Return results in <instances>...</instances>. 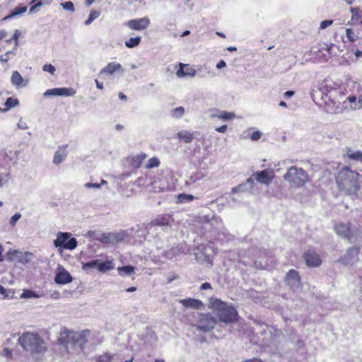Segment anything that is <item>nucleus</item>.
<instances>
[{"label": "nucleus", "mask_w": 362, "mask_h": 362, "mask_svg": "<svg viewBox=\"0 0 362 362\" xmlns=\"http://www.w3.org/2000/svg\"><path fill=\"white\" fill-rule=\"evenodd\" d=\"M345 88L335 83L332 81L325 80L318 88L322 98L327 106V111L330 113H339L342 107L341 104L345 103L343 99L345 97Z\"/></svg>", "instance_id": "f257e3e1"}, {"label": "nucleus", "mask_w": 362, "mask_h": 362, "mask_svg": "<svg viewBox=\"0 0 362 362\" xmlns=\"http://www.w3.org/2000/svg\"><path fill=\"white\" fill-rule=\"evenodd\" d=\"M89 335L88 330L74 332L64 328L60 332L58 341L68 354H79L83 349Z\"/></svg>", "instance_id": "f03ea898"}, {"label": "nucleus", "mask_w": 362, "mask_h": 362, "mask_svg": "<svg viewBox=\"0 0 362 362\" xmlns=\"http://www.w3.org/2000/svg\"><path fill=\"white\" fill-rule=\"evenodd\" d=\"M361 175L358 172L349 167H344L338 173L336 182L341 192L356 197L361 189Z\"/></svg>", "instance_id": "7ed1b4c3"}, {"label": "nucleus", "mask_w": 362, "mask_h": 362, "mask_svg": "<svg viewBox=\"0 0 362 362\" xmlns=\"http://www.w3.org/2000/svg\"><path fill=\"white\" fill-rule=\"evenodd\" d=\"M18 341L22 349L32 355L41 354L47 351L44 339L37 333L25 332L19 337Z\"/></svg>", "instance_id": "20e7f679"}, {"label": "nucleus", "mask_w": 362, "mask_h": 362, "mask_svg": "<svg viewBox=\"0 0 362 362\" xmlns=\"http://www.w3.org/2000/svg\"><path fill=\"white\" fill-rule=\"evenodd\" d=\"M209 308L214 310L220 322L229 324L238 320V312L232 304H228L218 298H211Z\"/></svg>", "instance_id": "39448f33"}, {"label": "nucleus", "mask_w": 362, "mask_h": 362, "mask_svg": "<svg viewBox=\"0 0 362 362\" xmlns=\"http://www.w3.org/2000/svg\"><path fill=\"white\" fill-rule=\"evenodd\" d=\"M284 179L291 187L300 188L309 181V176L302 168L293 165L288 169Z\"/></svg>", "instance_id": "423d86ee"}, {"label": "nucleus", "mask_w": 362, "mask_h": 362, "mask_svg": "<svg viewBox=\"0 0 362 362\" xmlns=\"http://www.w3.org/2000/svg\"><path fill=\"white\" fill-rule=\"evenodd\" d=\"M71 233L67 232H59L57 234V238L53 244L55 247H62L72 250L77 247V240L74 238H70Z\"/></svg>", "instance_id": "0eeeda50"}, {"label": "nucleus", "mask_w": 362, "mask_h": 362, "mask_svg": "<svg viewBox=\"0 0 362 362\" xmlns=\"http://www.w3.org/2000/svg\"><path fill=\"white\" fill-rule=\"evenodd\" d=\"M209 226L214 228L211 232L216 235V239L218 240H223L224 239L230 240V235L226 233L225 228L220 217L214 216L211 221L206 224L205 228H207Z\"/></svg>", "instance_id": "6e6552de"}, {"label": "nucleus", "mask_w": 362, "mask_h": 362, "mask_svg": "<svg viewBox=\"0 0 362 362\" xmlns=\"http://www.w3.org/2000/svg\"><path fill=\"white\" fill-rule=\"evenodd\" d=\"M216 323L217 320L211 314H199L196 327L201 332H209L214 328Z\"/></svg>", "instance_id": "1a4fd4ad"}, {"label": "nucleus", "mask_w": 362, "mask_h": 362, "mask_svg": "<svg viewBox=\"0 0 362 362\" xmlns=\"http://www.w3.org/2000/svg\"><path fill=\"white\" fill-rule=\"evenodd\" d=\"M127 236L125 231H118L113 233H103L98 238L103 244L114 245L124 240Z\"/></svg>", "instance_id": "9d476101"}, {"label": "nucleus", "mask_w": 362, "mask_h": 362, "mask_svg": "<svg viewBox=\"0 0 362 362\" xmlns=\"http://www.w3.org/2000/svg\"><path fill=\"white\" fill-rule=\"evenodd\" d=\"M173 219L169 214L158 216L154 221L146 226L148 234L156 230L157 226H169Z\"/></svg>", "instance_id": "9b49d317"}, {"label": "nucleus", "mask_w": 362, "mask_h": 362, "mask_svg": "<svg viewBox=\"0 0 362 362\" xmlns=\"http://www.w3.org/2000/svg\"><path fill=\"white\" fill-rule=\"evenodd\" d=\"M254 176L257 182L269 185L274 178L275 174L272 168H267L261 171H257Z\"/></svg>", "instance_id": "f8f14e48"}, {"label": "nucleus", "mask_w": 362, "mask_h": 362, "mask_svg": "<svg viewBox=\"0 0 362 362\" xmlns=\"http://www.w3.org/2000/svg\"><path fill=\"white\" fill-rule=\"evenodd\" d=\"M76 91L72 88H54L47 89L43 95L45 98L49 96H74Z\"/></svg>", "instance_id": "ddd939ff"}, {"label": "nucleus", "mask_w": 362, "mask_h": 362, "mask_svg": "<svg viewBox=\"0 0 362 362\" xmlns=\"http://www.w3.org/2000/svg\"><path fill=\"white\" fill-rule=\"evenodd\" d=\"M286 282L287 285L293 290H297L301 287L298 272L294 269L289 270L286 274Z\"/></svg>", "instance_id": "4468645a"}, {"label": "nucleus", "mask_w": 362, "mask_h": 362, "mask_svg": "<svg viewBox=\"0 0 362 362\" xmlns=\"http://www.w3.org/2000/svg\"><path fill=\"white\" fill-rule=\"evenodd\" d=\"M209 113L210 118H217L224 122L233 119L235 117V114L233 112L220 110L216 108L209 110Z\"/></svg>", "instance_id": "2eb2a0df"}, {"label": "nucleus", "mask_w": 362, "mask_h": 362, "mask_svg": "<svg viewBox=\"0 0 362 362\" xmlns=\"http://www.w3.org/2000/svg\"><path fill=\"white\" fill-rule=\"evenodd\" d=\"M359 249L356 247H352L347 250L346 253L341 257L339 262L344 265H352L358 259Z\"/></svg>", "instance_id": "dca6fc26"}, {"label": "nucleus", "mask_w": 362, "mask_h": 362, "mask_svg": "<svg viewBox=\"0 0 362 362\" xmlns=\"http://www.w3.org/2000/svg\"><path fill=\"white\" fill-rule=\"evenodd\" d=\"M150 25V20L147 17L132 19L127 22V25L132 30H143Z\"/></svg>", "instance_id": "f3484780"}, {"label": "nucleus", "mask_w": 362, "mask_h": 362, "mask_svg": "<svg viewBox=\"0 0 362 362\" xmlns=\"http://www.w3.org/2000/svg\"><path fill=\"white\" fill-rule=\"evenodd\" d=\"M305 261L308 267H316L321 264L322 259L318 253L313 250H308L304 254Z\"/></svg>", "instance_id": "a211bd4d"}, {"label": "nucleus", "mask_w": 362, "mask_h": 362, "mask_svg": "<svg viewBox=\"0 0 362 362\" xmlns=\"http://www.w3.org/2000/svg\"><path fill=\"white\" fill-rule=\"evenodd\" d=\"M73 281L71 275L62 267L57 268V272L54 278V281L57 284H66Z\"/></svg>", "instance_id": "6ab92c4d"}, {"label": "nucleus", "mask_w": 362, "mask_h": 362, "mask_svg": "<svg viewBox=\"0 0 362 362\" xmlns=\"http://www.w3.org/2000/svg\"><path fill=\"white\" fill-rule=\"evenodd\" d=\"M334 230L337 235L348 239H351L355 235L349 223H339L335 225Z\"/></svg>", "instance_id": "aec40b11"}, {"label": "nucleus", "mask_w": 362, "mask_h": 362, "mask_svg": "<svg viewBox=\"0 0 362 362\" xmlns=\"http://www.w3.org/2000/svg\"><path fill=\"white\" fill-rule=\"evenodd\" d=\"M8 255L15 256L18 262L21 264H27L31 261L33 254L30 252H19L18 250H10L8 252Z\"/></svg>", "instance_id": "412c9836"}, {"label": "nucleus", "mask_w": 362, "mask_h": 362, "mask_svg": "<svg viewBox=\"0 0 362 362\" xmlns=\"http://www.w3.org/2000/svg\"><path fill=\"white\" fill-rule=\"evenodd\" d=\"M254 179H252V177H249L245 182L233 187L231 189V192L234 194L238 192H251L254 187Z\"/></svg>", "instance_id": "4be33fe9"}, {"label": "nucleus", "mask_w": 362, "mask_h": 362, "mask_svg": "<svg viewBox=\"0 0 362 362\" xmlns=\"http://www.w3.org/2000/svg\"><path fill=\"white\" fill-rule=\"evenodd\" d=\"M196 74L197 71L194 68L182 63L180 64V69L176 72V75L179 78L186 76H194Z\"/></svg>", "instance_id": "5701e85b"}, {"label": "nucleus", "mask_w": 362, "mask_h": 362, "mask_svg": "<svg viewBox=\"0 0 362 362\" xmlns=\"http://www.w3.org/2000/svg\"><path fill=\"white\" fill-rule=\"evenodd\" d=\"M180 303L185 308L202 309L204 307L203 303L195 298H186L180 300Z\"/></svg>", "instance_id": "b1692460"}, {"label": "nucleus", "mask_w": 362, "mask_h": 362, "mask_svg": "<svg viewBox=\"0 0 362 362\" xmlns=\"http://www.w3.org/2000/svg\"><path fill=\"white\" fill-rule=\"evenodd\" d=\"M11 82L12 85L16 86V88L25 87L27 85V83L24 81V79L21 76V75L19 74V72L17 71H14L12 73L11 77Z\"/></svg>", "instance_id": "393cba45"}, {"label": "nucleus", "mask_w": 362, "mask_h": 362, "mask_svg": "<svg viewBox=\"0 0 362 362\" xmlns=\"http://www.w3.org/2000/svg\"><path fill=\"white\" fill-rule=\"evenodd\" d=\"M117 71H123V69L120 64L113 62L108 63L106 66L101 69L100 74L107 73L112 75Z\"/></svg>", "instance_id": "a878e982"}, {"label": "nucleus", "mask_w": 362, "mask_h": 362, "mask_svg": "<svg viewBox=\"0 0 362 362\" xmlns=\"http://www.w3.org/2000/svg\"><path fill=\"white\" fill-rule=\"evenodd\" d=\"M183 251L181 250L180 247H172L168 250H163L162 252L163 256L168 259H173L176 258L180 254L182 253Z\"/></svg>", "instance_id": "bb28decb"}, {"label": "nucleus", "mask_w": 362, "mask_h": 362, "mask_svg": "<svg viewBox=\"0 0 362 362\" xmlns=\"http://www.w3.org/2000/svg\"><path fill=\"white\" fill-rule=\"evenodd\" d=\"M146 158V155L144 153L136 155L131 158L130 165L134 168H139Z\"/></svg>", "instance_id": "cd10ccee"}, {"label": "nucleus", "mask_w": 362, "mask_h": 362, "mask_svg": "<svg viewBox=\"0 0 362 362\" xmlns=\"http://www.w3.org/2000/svg\"><path fill=\"white\" fill-rule=\"evenodd\" d=\"M204 173L202 172H196L188 177L185 181L187 185H194L204 178Z\"/></svg>", "instance_id": "c85d7f7f"}, {"label": "nucleus", "mask_w": 362, "mask_h": 362, "mask_svg": "<svg viewBox=\"0 0 362 362\" xmlns=\"http://www.w3.org/2000/svg\"><path fill=\"white\" fill-rule=\"evenodd\" d=\"M27 11V6H17L12 10L10 14L4 18V21L11 19L17 16L21 15L25 13Z\"/></svg>", "instance_id": "c756f323"}, {"label": "nucleus", "mask_w": 362, "mask_h": 362, "mask_svg": "<svg viewBox=\"0 0 362 362\" xmlns=\"http://www.w3.org/2000/svg\"><path fill=\"white\" fill-rule=\"evenodd\" d=\"M66 157V153L65 150L63 149H58L57 151H55L54 158H53V163L56 165H59L61 163H62Z\"/></svg>", "instance_id": "7c9ffc66"}, {"label": "nucleus", "mask_w": 362, "mask_h": 362, "mask_svg": "<svg viewBox=\"0 0 362 362\" xmlns=\"http://www.w3.org/2000/svg\"><path fill=\"white\" fill-rule=\"evenodd\" d=\"M4 105L6 107L4 109L0 107V112H7L11 108L18 106L19 105V100L17 98L13 99V98L10 97L6 99Z\"/></svg>", "instance_id": "2f4dec72"}, {"label": "nucleus", "mask_w": 362, "mask_h": 362, "mask_svg": "<svg viewBox=\"0 0 362 362\" xmlns=\"http://www.w3.org/2000/svg\"><path fill=\"white\" fill-rule=\"evenodd\" d=\"M177 135L178 138L185 141L186 143H190L194 139V133L189 131H180Z\"/></svg>", "instance_id": "473e14b6"}, {"label": "nucleus", "mask_w": 362, "mask_h": 362, "mask_svg": "<svg viewBox=\"0 0 362 362\" xmlns=\"http://www.w3.org/2000/svg\"><path fill=\"white\" fill-rule=\"evenodd\" d=\"M100 261V259H97L84 263L82 265V269L84 271H88L91 269H97L98 270Z\"/></svg>", "instance_id": "72a5a7b5"}, {"label": "nucleus", "mask_w": 362, "mask_h": 362, "mask_svg": "<svg viewBox=\"0 0 362 362\" xmlns=\"http://www.w3.org/2000/svg\"><path fill=\"white\" fill-rule=\"evenodd\" d=\"M118 272L121 276H130L134 273L135 268L132 266H124L117 268Z\"/></svg>", "instance_id": "f704fd0d"}, {"label": "nucleus", "mask_w": 362, "mask_h": 362, "mask_svg": "<svg viewBox=\"0 0 362 362\" xmlns=\"http://www.w3.org/2000/svg\"><path fill=\"white\" fill-rule=\"evenodd\" d=\"M346 99L351 104L350 106V107L351 109L356 110V109H360L361 107H362V98L361 97L359 98L358 102H356V97L354 95L349 96L346 98Z\"/></svg>", "instance_id": "c9c22d12"}, {"label": "nucleus", "mask_w": 362, "mask_h": 362, "mask_svg": "<svg viewBox=\"0 0 362 362\" xmlns=\"http://www.w3.org/2000/svg\"><path fill=\"white\" fill-rule=\"evenodd\" d=\"M195 199V197L192 194L182 193L177 195V202L180 204L188 203L194 200Z\"/></svg>", "instance_id": "e433bc0d"}, {"label": "nucleus", "mask_w": 362, "mask_h": 362, "mask_svg": "<svg viewBox=\"0 0 362 362\" xmlns=\"http://www.w3.org/2000/svg\"><path fill=\"white\" fill-rule=\"evenodd\" d=\"M114 269V264L111 261L102 262L100 261L98 271L105 272L107 271Z\"/></svg>", "instance_id": "4c0bfd02"}, {"label": "nucleus", "mask_w": 362, "mask_h": 362, "mask_svg": "<svg viewBox=\"0 0 362 362\" xmlns=\"http://www.w3.org/2000/svg\"><path fill=\"white\" fill-rule=\"evenodd\" d=\"M347 156L351 160L362 162V152L360 151H353L349 150L347 151Z\"/></svg>", "instance_id": "58836bf2"}, {"label": "nucleus", "mask_w": 362, "mask_h": 362, "mask_svg": "<svg viewBox=\"0 0 362 362\" xmlns=\"http://www.w3.org/2000/svg\"><path fill=\"white\" fill-rule=\"evenodd\" d=\"M141 40V37H130L124 42V45L128 48H133L139 45Z\"/></svg>", "instance_id": "ea45409f"}, {"label": "nucleus", "mask_w": 362, "mask_h": 362, "mask_svg": "<svg viewBox=\"0 0 362 362\" xmlns=\"http://www.w3.org/2000/svg\"><path fill=\"white\" fill-rule=\"evenodd\" d=\"M185 113V108L183 107H178L171 110V116L174 118H181Z\"/></svg>", "instance_id": "a19ab883"}, {"label": "nucleus", "mask_w": 362, "mask_h": 362, "mask_svg": "<svg viewBox=\"0 0 362 362\" xmlns=\"http://www.w3.org/2000/svg\"><path fill=\"white\" fill-rule=\"evenodd\" d=\"M100 12L95 10H92L89 14L88 19L85 21L86 25H89L92 22L100 16Z\"/></svg>", "instance_id": "79ce46f5"}, {"label": "nucleus", "mask_w": 362, "mask_h": 362, "mask_svg": "<svg viewBox=\"0 0 362 362\" xmlns=\"http://www.w3.org/2000/svg\"><path fill=\"white\" fill-rule=\"evenodd\" d=\"M114 355L109 353H105L102 355L96 356V361L98 362H110Z\"/></svg>", "instance_id": "37998d69"}, {"label": "nucleus", "mask_w": 362, "mask_h": 362, "mask_svg": "<svg viewBox=\"0 0 362 362\" xmlns=\"http://www.w3.org/2000/svg\"><path fill=\"white\" fill-rule=\"evenodd\" d=\"M160 165V160L158 158L156 157H153V158H151L148 160L146 165V168L147 169H151V168H156V167H158Z\"/></svg>", "instance_id": "c03bdc74"}, {"label": "nucleus", "mask_w": 362, "mask_h": 362, "mask_svg": "<svg viewBox=\"0 0 362 362\" xmlns=\"http://www.w3.org/2000/svg\"><path fill=\"white\" fill-rule=\"evenodd\" d=\"M61 6L66 11L71 12H74L75 11L74 4L70 1L62 3Z\"/></svg>", "instance_id": "a18cd8bd"}, {"label": "nucleus", "mask_w": 362, "mask_h": 362, "mask_svg": "<svg viewBox=\"0 0 362 362\" xmlns=\"http://www.w3.org/2000/svg\"><path fill=\"white\" fill-rule=\"evenodd\" d=\"M351 20H358L361 18L360 10L357 7L351 8Z\"/></svg>", "instance_id": "49530a36"}, {"label": "nucleus", "mask_w": 362, "mask_h": 362, "mask_svg": "<svg viewBox=\"0 0 362 362\" xmlns=\"http://www.w3.org/2000/svg\"><path fill=\"white\" fill-rule=\"evenodd\" d=\"M38 295L30 290L23 291L21 298H38Z\"/></svg>", "instance_id": "de8ad7c7"}, {"label": "nucleus", "mask_w": 362, "mask_h": 362, "mask_svg": "<svg viewBox=\"0 0 362 362\" xmlns=\"http://www.w3.org/2000/svg\"><path fill=\"white\" fill-rule=\"evenodd\" d=\"M346 37L349 39V40L351 42H354L356 40L357 36L353 32V30L350 28H347L346 30Z\"/></svg>", "instance_id": "09e8293b"}, {"label": "nucleus", "mask_w": 362, "mask_h": 362, "mask_svg": "<svg viewBox=\"0 0 362 362\" xmlns=\"http://www.w3.org/2000/svg\"><path fill=\"white\" fill-rule=\"evenodd\" d=\"M42 0L38 1L35 4L30 7V8L29 9V13L33 14L37 13L39 11V8L42 6Z\"/></svg>", "instance_id": "8fccbe9b"}, {"label": "nucleus", "mask_w": 362, "mask_h": 362, "mask_svg": "<svg viewBox=\"0 0 362 362\" xmlns=\"http://www.w3.org/2000/svg\"><path fill=\"white\" fill-rule=\"evenodd\" d=\"M42 70L46 72H49L51 74H54L56 71V69L53 65L50 64H47L43 66Z\"/></svg>", "instance_id": "3c124183"}, {"label": "nucleus", "mask_w": 362, "mask_h": 362, "mask_svg": "<svg viewBox=\"0 0 362 362\" xmlns=\"http://www.w3.org/2000/svg\"><path fill=\"white\" fill-rule=\"evenodd\" d=\"M21 214L18 212L16 213L10 219V224L14 226L16 222L21 218Z\"/></svg>", "instance_id": "603ef678"}, {"label": "nucleus", "mask_w": 362, "mask_h": 362, "mask_svg": "<svg viewBox=\"0 0 362 362\" xmlns=\"http://www.w3.org/2000/svg\"><path fill=\"white\" fill-rule=\"evenodd\" d=\"M333 23L332 20H325L320 23V28L323 30L329 27Z\"/></svg>", "instance_id": "864d4df0"}, {"label": "nucleus", "mask_w": 362, "mask_h": 362, "mask_svg": "<svg viewBox=\"0 0 362 362\" xmlns=\"http://www.w3.org/2000/svg\"><path fill=\"white\" fill-rule=\"evenodd\" d=\"M1 354L7 358H11L12 356V351L8 348H4L2 350Z\"/></svg>", "instance_id": "5fc2aeb1"}, {"label": "nucleus", "mask_w": 362, "mask_h": 362, "mask_svg": "<svg viewBox=\"0 0 362 362\" xmlns=\"http://www.w3.org/2000/svg\"><path fill=\"white\" fill-rule=\"evenodd\" d=\"M262 136V132H259V131H256V132H254L251 136H250V139L252 140V141H257L260 139Z\"/></svg>", "instance_id": "6e6d98bb"}, {"label": "nucleus", "mask_w": 362, "mask_h": 362, "mask_svg": "<svg viewBox=\"0 0 362 362\" xmlns=\"http://www.w3.org/2000/svg\"><path fill=\"white\" fill-rule=\"evenodd\" d=\"M84 187L86 188H94V189H99L101 187V184L98 183H92V182H87L84 185Z\"/></svg>", "instance_id": "4d7b16f0"}, {"label": "nucleus", "mask_w": 362, "mask_h": 362, "mask_svg": "<svg viewBox=\"0 0 362 362\" xmlns=\"http://www.w3.org/2000/svg\"><path fill=\"white\" fill-rule=\"evenodd\" d=\"M20 35H21L20 31L18 30H16L14 31V33L13 35L12 38L8 40V42H10L11 40H13L16 41V45H18V38H19Z\"/></svg>", "instance_id": "13d9d810"}, {"label": "nucleus", "mask_w": 362, "mask_h": 362, "mask_svg": "<svg viewBox=\"0 0 362 362\" xmlns=\"http://www.w3.org/2000/svg\"><path fill=\"white\" fill-rule=\"evenodd\" d=\"M198 71L202 73V74L200 75L202 77H204L206 74H210L209 69L206 66L199 68L198 69Z\"/></svg>", "instance_id": "bf43d9fd"}, {"label": "nucleus", "mask_w": 362, "mask_h": 362, "mask_svg": "<svg viewBox=\"0 0 362 362\" xmlns=\"http://www.w3.org/2000/svg\"><path fill=\"white\" fill-rule=\"evenodd\" d=\"M228 129V126L224 124L219 127L216 128V131L219 133H225Z\"/></svg>", "instance_id": "052dcab7"}, {"label": "nucleus", "mask_w": 362, "mask_h": 362, "mask_svg": "<svg viewBox=\"0 0 362 362\" xmlns=\"http://www.w3.org/2000/svg\"><path fill=\"white\" fill-rule=\"evenodd\" d=\"M226 66V63L224 60L219 61L216 64V68L221 69Z\"/></svg>", "instance_id": "680f3d73"}, {"label": "nucleus", "mask_w": 362, "mask_h": 362, "mask_svg": "<svg viewBox=\"0 0 362 362\" xmlns=\"http://www.w3.org/2000/svg\"><path fill=\"white\" fill-rule=\"evenodd\" d=\"M211 286L208 282H205V283L202 284L200 286L201 290H206V289H211Z\"/></svg>", "instance_id": "e2e57ef3"}, {"label": "nucleus", "mask_w": 362, "mask_h": 362, "mask_svg": "<svg viewBox=\"0 0 362 362\" xmlns=\"http://www.w3.org/2000/svg\"><path fill=\"white\" fill-rule=\"evenodd\" d=\"M12 52H8L5 57L4 56H0V61L2 62H6L8 60V55L10 54H11Z\"/></svg>", "instance_id": "0e129e2a"}, {"label": "nucleus", "mask_w": 362, "mask_h": 362, "mask_svg": "<svg viewBox=\"0 0 362 362\" xmlns=\"http://www.w3.org/2000/svg\"><path fill=\"white\" fill-rule=\"evenodd\" d=\"M294 95V91L293 90H287L284 93V97L286 98H288L292 97Z\"/></svg>", "instance_id": "69168bd1"}, {"label": "nucleus", "mask_w": 362, "mask_h": 362, "mask_svg": "<svg viewBox=\"0 0 362 362\" xmlns=\"http://www.w3.org/2000/svg\"><path fill=\"white\" fill-rule=\"evenodd\" d=\"M243 362H263V361L260 358H253L251 359L245 360Z\"/></svg>", "instance_id": "338daca9"}, {"label": "nucleus", "mask_w": 362, "mask_h": 362, "mask_svg": "<svg viewBox=\"0 0 362 362\" xmlns=\"http://www.w3.org/2000/svg\"><path fill=\"white\" fill-rule=\"evenodd\" d=\"M144 183V178L143 177H139L135 180V185L139 186L143 185Z\"/></svg>", "instance_id": "774afa93"}]
</instances>
